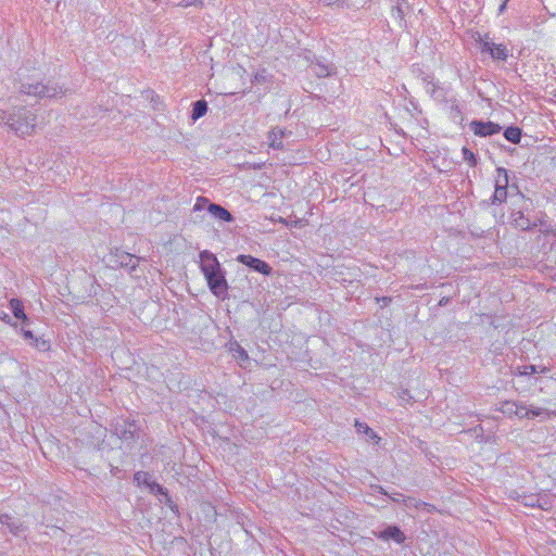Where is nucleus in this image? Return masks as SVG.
Instances as JSON below:
<instances>
[{
	"label": "nucleus",
	"mask_w": 556,
	"mask_h": 556,
	"mask_svg": "<svg viewBox=\"0 0 556 556\" xmlns=\"http://www.w3.org/2000/svg\"><path fill=\"white\" fill-rule=\"evenodd\" d=\"M382 301H383V303H384V304H387V303H389L391 300H390L389 298H383V299H382Z\"/></svg>",
	"instance_id": "nucleus-43"
},
{
	"label": "nucleus",
	"mask_w": 556,
	"mask_h": 556,
	"mask_svg": "<svg viewBox=\"0 0 556 556\" xmlns=\"http://www.w3.org/2000/svg\"><path fill=\"white\" fill-rule=\"evenodd\" d=\"M289 135H291V131H287L286 129L279 127H274L267 136L269 147L275 150L283 149L282 139Z\"/></svg>",
	"instance_id": "nucleus-10"
},
{
	"label": "nucleus",
	"mask_w": 556,
	"mask_h": 556,
	"mask_svg": "<svg viewBox=\"0 0 556 556\" xmlns=\"http://www.w3.org/2000/svg\"><path fill=\"white\" fill-rule=\"evenodd\" d=\"M18 90L21 93L39 99L61 98L66 92V89L59 86L56 83L48 81L47 84H43L36 79L35 76L26 75L24 71L18 72Z\"/></svg>",
	"instance_id": "nucleus-1"
},
{
	"label": "nucleus",
	"mask_w": 556,
	"mask_h": 556,
	"mask_svg": "<svg viewBox=\"0 0 556 556\" xmlns=\"http://www.w3.org/2000/svg\"><path fill=\"white\" fill-rule=\"evenodd\" d=\"M508 172L503 167L496 168L495 188H508Z\"/></svg>",
	"instance_id": "nucleus-17"
},
{
	"label": "nucleus",
	"mask_w": 556,
	"mask_h": 556,
	"mask_svg": "<svg viewBox=\"0 0 556 556\" xmlns=\"http://www.w3.org/2000/svg\"><path fill=\"white\" fill-rule=\"evenodd\" d=\"M331 68L325 65H317V67H315V73L318 76H328L331 73Z\"/></svg>",
	"instance_id": "nucleus-33"
},
{
	"label": "nucleus",
	"mask_w": 556,
	"mask_h": 556,
	"mask_svg": "<svg viewBox=\"0 0 556 556\" xmlns=\"http://www.w3.org/2000/svg\"><path fill=\"white\" fill-rule=\"evenodd\" d=\"M207 111V103L204 100H199L193 104L192 118L198 119L202 117Z\"/></svg>",
	"instance_id": "nucleus-19"
},
{
	"label": "nucleus",
	"mask_w": 556,
	"mask_h": 556,
	"mask_svg": "<svg viewBox=\"0 0 556 556\" xmlns=\"http://www.w3.org/2000/svg\"><path fill=\"white\" fill-rule=\"evenodd\" d=\"M376 490L384 495H388L393 502H400V497L402 496L400 493L388 494L382 486H376Z\"/></svg>",
	"instance_id": "nucleus-32"
},
{
	"label": "nucleus",
	"mask_w": 556,
	"mask_h": 556,
	"mask_svg": "<svg viewBox=\"0 0 556 556\" xmlns=\"http://www.w3.org/2000/svg\"><path fill=\"white\" fill-rule=\"evenodd\" d=\"M22 334L25 340H29L30 344L38 348V349H47L48 343L45 340H40L39 338H36L30 330L22 329Z\"/></svg>",
	"instance_id": "nucleus-18"
},
{
	"label": "nucleus",
	"mask_w": 556,
	"mask_h": 556,
	"mask_svg": "<svg viewBox=\"0 0 556 556\" xmlns=\"http://www.w3.org/2000/svg\"><path fill=\"white\" fill-rule=\"evenodd\" d=\"M153 2H156L157 0H152Z\"/></svg>",
	"instance_id": "nucleus-46"
},
{
	"label": "nucleus",
	"mask_w": 556,
	"mask_h": 556,
	"mask_svg": "<svg viewBox=\"0 0 556 556\" xmlns=\"http://www.w3.org/2000/svg\"><path fill=\"white\" fill-rule=\"evenodd\" d=\"M325 3H326L327 5H330V4H332V3H333V1H332V0H325Z\"/></svg>",
	"instance_id": "nucleus-44"
},
{
	"label": "nucleus",
	"mask_w": 556,
	"mask_h": 556,
	"mask_svg": "<svg viewBox=\"0 0 556 556\" xmlns=\"http://www.w3.org/2000/svg\"><path fill=\"white\" fill-rule=\"evenodd\" d=\"M2 124L8 125L17 135H31L36 128V115L25 108H20L9 114L0 111V125Z\"/></svg>",
	"instance_id": "nucleus-2"
},
{
	"label": "nucleus",
	"mask_w": 556,
	"mask_h": 556,
	"mask_svg": "<svg viewBox=\"0 0 556 556\" xmlns=\"http://www.w3.org/2000/svg\"><path fill=\"white\" fill-rule=\"evenodd\" d=\"M475 135L486 137L500 132L501 126L492 122L472 121L469 125Z\"/></svg>",
	"instance_id": "nucleus-8"
},
{
	"label": "nucleus",
	"mask_w": 556,
	"mask_h": 556,
	"mask_svg": "<svg viewBox=\"0 0 556 556\" xmlns=\"http://www.w3.org/2000/svg\"><path fill=\"white\" fill-rule=\"evenodd\" d=\"M207 212L215 218L220 222H227L230 223L233 220V216L231 213L219 204L216 203H208Z\"/></svg>",
	"instance_id": "nucleus-14"
},
{
	"label": "nucleus",
	"mask_w": 556,
	"mask_h": 556,
	"mask_svg": "<svg viewBox=\"0 0 556 556\" xmlns=\"http://www.w3.org/2000/svg\"><path fill=\"white\" fill-rule=\"evenodd\" d=\"M149 489L151 490V492L153 493H156V494H162V495H167V492L166 490L161 485L159 484L157 482L153 481L151 484H149Z\"/></svg>",
	"instance_id": "nucleus-30"
},
{
	"label": "nucleus",
	"mask_w": 556,
	"mask_h": 556,
	"mask_svg": "<svg viewBox=\"0 0 556 556\" xmlns=\"http://www.w3.org/2000/svg\"><path fill=\"white\" fill-rule=\"evenodd\" d=\"M521 503L527 507H539L542 509L549 508V501L547 496H539L535 494L523 495L521 497Z\"/></svg>",
	"instance_id": "nucleus-12"
},
{
	"label": "nucleus",
	"mask_w": 556,
	"mask_h": 556,
	"mask_svg": "<svg viewBox=\"0 0 556 556\" xmlns=\"http://www.w3.org/2000/svg\"><path fill=\"white\" fill-rule=\"evenodd\" d=\"M141 260L143 258L121 251L118 249L112 250L110 252V262L113 263L115 266L128 269L130 274L136 271L139 261Z\"/></svg>",
	"instance_id": "nucleus-4"
},
{
	"label": "nucleus",
	"mask_w": 556,
	"mask_h": 556,
	"mask_svg": "<svg viewBox=\"0 0 556 556\" xmlns=\"http://www.w3.org/2000/svg\"><path fill=\"white\" fill-rule=\"evenodd\" d=\"M355 428L358 433H364L370 439L377 438L376 433L371 428L368 427L365 422L355 421Z\"/></svg>",
	"instance_id": "nucleus-23"
},
{
	"label": "nucleus",
	"mask_w": 556,
	"mask_h": 556,
	"mask_svg": "<svg viewBox=\"0 0 556 556\" xmlns=\"http://www.w3.org/2000/svg\"><path fill=\"white\" fill-rule=\"evenodd\" d=\"M211 291L217 296L225 299L228 285L223 270L205 278Z\"/></svg>",
	"instance_id": "nucleus-6"
},
{
	"label": "nucleus",
	"mask_w": 556,
	"mask_h": 556,
	"mask_svg": "<svg viewBox=\"0 0 556 556\" xmlns=\"http://www.w3.org/2000/svg\"><path fill=\"white\" fill-rule=\"evenodd\" d=\"M134 480L138 484H144L149 488V484H151L153 481L151 480V476L146 471H138L134 476Z\"/></svg>",
	"instance_id": "nucleus-24"
},
{
	"label": "nucleus",
	"mask_w": 556,
	"mask_h": 556,
	"mask_svg": "<svg viewBox=\"0 0 556 556\" xmlns=\"http://www.w3.org/2000/svg\"><path fill=\"white\" fill-rule=\"evenodd\" d=\"M208 203H211L208 199H206L204 197H199L197 199V202H195L194 206H193V210L194 211H201V210H206L207 211Z\"/></svg>",
	"instance_id": "nucleus-29"
},
{
	"label": "nucleus",
	"mask_w": 556,
	"mask_h": 556,
	"mask_svg": "<svg viewBox=\"0 0 556 556\" xmlns=\"http://www.w3.org/2000/svg\"><path fill=\"white\" fill-rule=\"evenodd\" d=\"M200 266L205 278L222 270L217 257L206 250L200 253Z\"/></svg>",
	"instance_id": "nucleus-5"
},
{
	"label": "nucleus",
	"mask_w": 556,
	"mask_h": 556,
	"mask_svg": "<svg viewBox=\"0 0 556 556\" xmlns=\"http://www.w3.org/2000/svg\"><path fill=\"white\" fill-rule=\"evenodd\" d=\"M237 353H238V357L241 359V361H247L249 358L248 356V353L245 352V350L241 346H238L237 349Z\"/></svg>",
	"instance_id": "nucleus-36"
},
{
	"label": "nucleus",
	"mask_w": 556,
	"mask_h": 556,
	"mask_svg": "<svg viewBox=\"0 0 556 556\" xmlns=\"http://www.w3.org/2000/svg\"><path fill=\"white\" fill-rule=\"evenodd\" d=\"M549 458H551L549 456H545V457L542 459L541 464L546 463L547 460H549Z\"/></svg>",
	"instance_id": "nucleus-42"
},
{
	"label": "nucleus",
	"mask_w": 556,
	"mask_h": 556,
	"mask_svg": "<svg viewBox=\"0 0 556 556\" xmlns=\"http://www.w3.org/2000/svg\"><path fill=\"white\" fill-rule=\"evenodd\" d=\"M462 153H463L464 161L467 162L469 164V166H471V167L476 166L477 159H476L475 153L471 150H469L468 148L464 147L462 149Z\"/></svg>",
	"instance_id": "nucleus-26"
},
{
	"label": "nucleus",
	"mask_w": 556,
	"mask_h": 556,
	"mask_svg": "<svg viewBox=\"0 0 556 556\" xmlns=\"http://www.w3.org/2000/svg\"><path fill=\"white\" fill-rule=\"evenodd\" d=\"M404 502H405V505H406V506H409V505L414 502V498L408 497V498H407V500H405Z\"/></svg>",
	"instance_id": "nucleus-40"
},
{
	"label": "nucleus",
	"mask_w": 556,
	"mask_h": 556,
	"mask_svg": "<svg viewBox=\"0 0 556 556\" xmlns=\"http://www.w3.org/2000/svg\"><path fill=\"white\" fill-rule=\"evenodd\" d=\"M536 374V365H523L516 368L515 375L517 376H529Z\"/></svg>",
	"instance_id": "nucleus-25"
},
{
	"label": "nucleus",
	"mask_w": 556,
	"mask_h": 556,
	"mask_svg": "<svg viewBox=\"0 0 556 556\" xmlns=\"http://www.w3.org/2000/svg\"><path fill=\"white\" fill-rule=\"evenodd\" d=\"M431 97L437 101H446V91L443 87L432 84Z\"/></svg>",
	"instance_id": "nucleus-22"
},
{
	"label": "nucleus",
	"mask_w": 556,
	"mask_h": 556,
	"mask_svg": "<svg viewBox=\"0 0 556 556\" xmlns=\"http://www.w3.org/2000/svg\"><path fill=\"white\" fill-rule=\"evenodd\" d=\"M176 5L179 8H189V7L202 8L203 1L202 0H180Z\"/></svg>",
	"instance_id": "nucleus-28"
},
{
	"label": "nucleus",
	"mask_w": 556,
	"mask_h": 556,
	"mask_svg": "<svg viewBox=\"0 0 556 556\" xmlns=\"http://www.w3.org/2000/svg\"><path fill=\"white\" fill-rule=\"evenodd\" d=\"M451 110H452V114L454 115V117H459L462 112H460V109H459V105L456 101V99H452L451 100Z\"/></svg>",
	"instance_id": "nucleus-34"
},
{
	"label": "nucleus",
	"mask_w": 556,
	"mask_h": 556,
	"mask_svg": "<svg viewBox=\"0 0 556 556\" xmlns=\"http://www.w3.org/2000/svg\"><path fill=\"white\" fill-rule=\"evenodd\" d=\"M551 369L549 367H546V366H536V372L538 374H547L549 372Z\"/></svg>",
	"instance_id": "nucleus-37"
},
{
	"label": "nucleus",
	"mask_w": 556,
	"mask_h": 556,
	"mask_svg": "<svg viewBox=\"0 0 556 556\" xmlns=\"http://www.w3.org/2000/svg\"><path fill=\"white\" fill-rule=\"evenodd\" d=\"M254 83L264 84L267 81V73L265 70L257 72L253 77Z\"/></svg>",
	"instance_id": "nucleus-31"
},
{
	"label": "nucleus",
	"mask_w": 556,
	"mask_h": 556,
	"mask_svg": "<svg viewBox=\"0 0 556 556\" xmlns=\"http://www.w3.org/2000/svg\"><path fill=\"white\" fill-rule=\"evenodd\" d=\"M504 137L513 143H518L521 139V130L518 127H508L504 131Z\"/></svg>",
	"instance_id": "nucleus-20"
},
{
	"label": "nucleus",
	"mask_w": 556,
	"mask_h": 556,
	"mask_svg": "<svg viewBox=\"0 0 556 556\" xmlns=\"http://www.w3.org/2000/svg\"><path fill=\"white\" fill-rule=\"evenodd\" d=\"M507 199V188H495L492 204H502Z\"/></svg>",
	"instance_id": "nucleus-21"
},
{
	"label": "nucleus",
	"mask_w": 556,
	"mask_h": 556,
	"mask_svg": "<svg viewBox=\"0 0 556 556\" xmlns=\"http://www.w3.org/2000/svg\"><path fill=\"white\" fill-rule=\"evenodd\" d=\"M501 410L505 415L517 416L519 418H525L528 415L526 405L513 401L504 402L502 404Z\"/></svg>",
	"instance_id": "nucleus-11"
},
{
	"label": "nucleus",
	"mask_w": 556,
	"mask_h": 556,
	"mask_svg": "<svg viewBox=\"0 0 556 556\" xmlns=\"http://www.w3.org/2000/svg\"><path fill=\"white\" fill-rule=\"evenodd\" d=\"M392 15L399 20H403L404 17V11L403 9L400 7V5H396V7H393L392 8Z\"/></svg>",
	"instance_id": "nucleus-35"
},
{
	"label": "nucleus",
	"mask_w": 556,
	"mask_h": 556,
	"mask_svg": "<svg viewBox=\"0 0 556 556\" xmlns=\"http://www.w3.org/2000/svg\"><path fill=\"white\" fill-rule=\"evenodd\" d=\"M0 523L7 525L10 529V531L15 535H18L23 531L21 522H18L17 520L12 518L8 514L1 513V511H0Z\"/></svg>",
	"instance_id": "nucleus-15"
},
{
	"label": "nucleus",
	"mask_w": 556,
	"mask_h": 556,
	"mask_svg": "<svg viewBox=\"0 0 556 556\" xmlns=\"http://www.w3.org/2000/svg\"><path fill=\"white\" fill-rule=\"evenodd\" d=\"M477 42L480 45L482 53H489L493 60L506 61L509 55L507 47L503 43H495L491 40L489 34L479 35Z\"/></svg>",
	"instance_id": "nucleus-3"
},
{
	"label": "nucleus",
	"mask_w": 556,
	"mask_h": 556,
	"mask_svg": "<svg viewBox=\"0 0 556 556\" xmlns=\"http://www.w3.org/2000/svg\"><path fill=\"white\" fill-rule=\"evenodd\" d=\"M523 208L525 207L521 206V208L519 211L511 213V215H510L511 225L515 228L520 229V230H529V229L536 227L539 225L536 222L531 223L529 220V218H527L523 215V212H522Z\"/></svg>",
	"instance_id": "nucleus-9"
},
{
	"label": "nucleus",
	"mask_w": 556,
	"mask_h": 556,
	"mask_svg": "<svg viewBox=\"0 0 556 556\" xmlns=\"http://www.w3.org/2000/svg\"><path fill=\"white\" fill-rule=\"evenodd\" d=\"M509 0H504L503 3L498 8V13L502 14L504 10L506 9V4Z\"/></svg>",
	"instance_id": "nucleus-39"
},
{
	"label": "nucleus",
	"mask_w": 556,
	"mask_h": 556,
	"mask_svg": "<svg viewBox=\"0 0 556 556\" xmlns=\"http://www.w3.org/2000/svg\"><path fill=\"white\" fill-rule=\"evenodd\" d=\"M237 261L263 275H269L271 273V267L266 262L253 257L252 255L240 254Z\"/></svg>",
	"instance_id": "nucleus-7"
},
{
	"label": "nucleus",
	"mask_w": 556,
	"mask_h": 556,
	"mask_svg": "<svg viewBox=\"0 0 556 556\" xmlns=\"http://www.w3.org/2000/svg\"><path fill=\"white\" fill-rule=\"evenodd\" d=\"M553 96L556 99V88L553 90Z\"/></svg>",
	"instance_id": "nucleus-45"
},
{
	"label": "nucleus",
	"mask_w": 556,
	"mask_h": 556,
	"mask_svg": "<svg viewBox=\"0 0 556 556\" xmlns=\"http://www.w3.org/2000/svg\"><path fill=\"white\" fill-rule=\"evenodd\" d=\"M528 415L525 418H534V417H542L547 416V410L544 408H528L527 407Z\"/></svg>",
	"instance_id": "nucleus-27"
},
{
	"label": "nucleus",
	"mask_w": 556,
	"mask_h": 556,
	"mask_svg": "<svg viewBox=\"0 0 556 556\" xmlns=\"http://www.w3.org/2000/svg\"><path fill=\"white\" fill-rule=\"evenodd\" d=\"M10 307L13 312V315L17 319H22L24 323L28 321L26 314L24 313L23 303L18 299H11Z\"/></svg>",
	"instance_id": "nucleus-16"
},
{
	"label": "nucleus",
	"mask_w": 556,
	"mask_h": 556,
	"mask_svg": "<svg viewBox=\"0 0 556 556\" xmlns=\"http://www.w3.org/2000/svg\"><path fill=\"white\" fill-rule=\"evenodd\" d=\"M7 318H9V316L4 312H1L0 319L5 320Z\"/></svg>",
	"instance_id": "nucleus-41"
},
{
	"label": "nucleus",
	"mask_w": 556,
	"mask_h": 556,
	"mask_svg": "<svg viewBox=\"0 0 556 556\" xmlns=\"http://www.w3.org/2000/svg\"><path fill=\"white\" fill-rule=\"evenodd\" d=\"M400 397H401L403 401H409V400H410L409 392H408L407 390H403V391L400 393Z\"/></svg>",
	"instance_id": "nucleus-38"
},
{
	"label": "nucleus",
	"mask_w": 556,
	"mask_h": 556,
	"mask_svg": "<svg viewBox=\"0 0 556 556\" xmlns=\"http://www.w3.org/2000/svg\"><path fill=\"white\" fill-rule=\"evenodd\" d=\"M378 538L389 541L393 540L394 542L401 544L405 541V534L401 531V529L396 526H389L384 530H382Z\"/></svg>",
	"instance_id": "nucleus-13"
}]
</instances>
